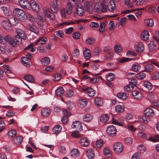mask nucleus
Wrapping results in <instances>:
<instances>
[{
	"label": "nucleus",
	"instance_id": "f704fd0d",
	"mask_svg": "<svg viewBox=\"0 0 159 159\" xmlns=\"http://www.w3.org/2000/svg\"><path fill=\"white\" fill-rule=\"evenodd\" d=\"M144 22V24L148 27H151L153 26V21L152 19L145 20Z\"/></svg>",
	"mask_w": 159,
	"mask_h": 159
},
{
	"label": "nucleus",
	"instance_id": "c756f323",
	"mask_svg": "<svg viewBox=\"0 0 159 159\" xmlns=\"http://www.w3.org/2000/svg\"><path fill=\"white\" fill-rule=\"evenodd\" d=\"M29 2H28L26 0H19L18 3L19 5L22 7L24 8H26L27 7V5L29 4Z\"/></svg>",
	"mask_w": 159,
	"mask_h": 159
},
{
	"label": "nucleus",
	"instance_id": "393cba45",
	"mask_svg": "<svg viewBox=\"0 0 159 159\" xmlns=\"http://www.w3.org/2000/svg\"><path fill=\"white\" fill-rule=\"evenodd\" d=\"M111 123L114 125L122 126L124 123V121L122 120H117L112 119L111 120Z\"/></svg>",
	"mask_w": 159,
	"mask_h": 159
},
{
	"label": "nucleus",
	"instance_id": "aec40b11",
	"mask_svg": "<svg viewBox=\"0 0 159 159\" xmlns=\"http://www.w3.org/2000/svg\"><path fill=\"white\" fill-rule=\"evenodd\" d=\"M27 27L30 31L34 32L37 34H38L39 33V29L38 28L34 25L29 24L28 25Z\"/></svg>",
	"mask_w": 159,
	"mask_h": 159
},
{
	"label": "nucleus",
	"instance_id": "f257e3e1",
	"mask_svg": "<svg viewBox=\"0 0 159 159\" xmlns=\"http://www.w3.org/2000/svg\"><path fill=\"white\" fill-rule=\"evenodd\" d=\"M13 14L22 22L25 21L27 19V16L25 12L21 9L15 8L13 11Z\"/></svg>",
	"mask_w": 159,
	"mask_h": 159
},
{
	"label": "nucleus",
	"instance_id": "603ef678",
	"mask_svg": "<svg viewBox=\"0 0 159 159\" xmlns=\"http://www.w3.org/2000/svg\"><path fill=\"white\" fill-rule=\"evenodd\" d=\"M148 140L154 142H158L159 141V135H155L153 137H151L148 139Z\"/></svg>",
	"mask_w": 159,
	"mask_h": 159
},
{
	"label": "nucleus",
	"instance_id": "4c0bfd02",
	"mask_svg": "<svg viewBox=\"0 0 159 159\" xmlns=\"http://www.w3.org/2000/svg\"><path fill=\"white\" fill-rule=\"evenodd\" d=\"M41 62L42 65L46 66L50 63V59L49 57H45L41 59Z\"/></svg>",
	"mask_w": 159,
	"mask_h": 159
},
{
	"label": "nucleus",
	"instance_id": "338daca9",
	"mask_svg": "<svg viewBox=\"0 0 159 159\" xmlns=\"http://www.w3.org/2000/svg\"><path fill=\"white\" fill-rule=\"evenodd\" d=\"M133 87L131 85H126L124 88V90L125 91L129 92L133 90Z\"/></svg>",
	"mask_w": 159,
	"mask_h": 159
},
{
	"label": "nucleus",
	"instance_id": "f3484780",
	"mask_svg": "<svg viewBox=\"0 0 159 159\" xmlns=\"http://www.w3.org/2000/svg\"><path fill=\"white\" fill-rule=\"evenodd\" d=\"M74 6L72 2H68L66 5V12L68 14H70L72 13L73 11V7Z\"/></svg>",
	"mask_w": 159,
	"mask_h": 159
},
{
	"label": "nucleus",
	"instance_id": "4be33fe9",
	"mask_svg": "<svg viewBox=\"0 0 159 159\" xmlns=\"http://www.w3.org/2000/svg\"><path fill=\"white\" fill-rule=\"evenodd\" d=\"M85 5L86 6V8L87 11L90 13H91L93 10V6L92 3L88 1H86L85 2Z\"/></svg>",
	"mask_w": 159,
	"mask_h": 159
},
{
	"label": "nucleus",
	"instance_id": "a18cd8bd",
	"mask_svg": "<svg viewBox=\"0 0 159 159\" xmlns=\"http://www.w3.org/2000/svg\"><path fill=\"white\" fill-rule=\"evenodd\" d=\"M143 85L148 89V90H151L152 88V84L150 82L148 81H145L143 83Z\"/></svg>",
	"mask_w": 159,
	"mask_h": 159
},
{
	"label": "nucleus",
	"instance_id": "c9c22d12",
	"mask_svg": "<svg viewBox=\"0 0 159 159\" xmlns=\"http://www.w3.org/2000/svg\"><path fill=\"white\" fill-rule=\"evenodd\" d=\"M61 129V126L59 125H57L53 128L52 131L55 134H58L60 132Z\"/></svg>",
	"mask_w": 159,
	"mask_h": 159
},
{
	"label": "nucleus",
	"instance_id": "052dcab7",
	"mask_svg": "<svg viewBox=\"0 0 159 159\" xmlns=\"http://www.w3.org/2000/svg\"><path fill=\"white\" fill-rule=\"evenodd\" d=\"M147 98L151 102H153L155 99V96L152 93L148 94L147 96Z\"/></svg>",
	"mask_w": 159,
	"mask_h": 159
},
{
	"label": "nucleus",
	"instance_id": "dca6fc26",
	"mask_svg": "<svg viewBox=\"0 0 159 159\" xmlns=\"http://www.w3.org/2000/svg\"><path fill=\"white\" fill-rule=\"evenodd\" d=\"M87 157L89 159H92L94 157V153L93 150L91 148H89L86 151Z\"/></svg>",
	"mask_w": 159,
	"mask_h": 159
},
{
	"label": "nucleus",
	"instance_id": "2eb2a0df",
	"mask_svg": "<svg viewBox=\"0 0 159 159\" xmlns=\"http://www.w3.org/2000/svg\"><path fill=\"white\" fill-rule=\"evenodd\" d=\"M89 141L87 138H81L80 141V145L83 147H85L88 146L89 144Z\"/></svg>",
	"mask_w": 159,
	"mask_h": 159
},
{
	"label": "nucleus",
	"instance_id": "1a4fd4ad",
	"mask_svg": "<svg viewBox=\"0 0 159 159\" xmlns=\"http://www.w3.org/2000/svg\"><path fill=\"white\" fill-rule=\"evenodd\" d=\"M134 49L138 52H142L144 50V46L143 43L140 42L134 45Z\"/></svg>",
	"mask_w": 159,
	"mask_h": 159
},
{
	"label": "nucleus",
	"instance_id": "c03bdc74",
	"mask_svg": "<svg viewBox=\"0 0 159 159\" xmlns=\"http://www.w3.org/2000/svg\"><path fill=\"white\" fill-rule=\"evenodd\" d=\"M146 74L143 72L137 74L136 75V78L139 80H142L146 77Z\"/></svg>",
	"mask_w": 159,
	"mask_h": 159
},
{
	"label": "nucleus",
	"instance_id": "49530a36",
	"mask_svg": "<svg viewBox=\"0 0 159 159\" xmlns=\"http://www.w3.org/2000/svg\"><path fill=\"white\" fill-rule=\"evenodd\" d=\"M109 117L108 114H105L101 116L100 118V120L102 122L106 123L108 120Z\"/></svg>",
	"mask_w": 159,
	"mask_h": 159
},
{
	"label": "nucleus",
	"instance_id": "b1692460",
	"mask_svg": "<svg viewBox=\"0 0 159 159\" xmlns=\"http://www.w3.org/2000/svg\"><path fill=\"white\" fill-rule=\"evenodd\" d=\"M65 91L62 87H59L55 90V93L56 95L58 97L61 96Z\"/></svg>",
	"mask_w": 159,
	"mask_h": 159
},
{
	"label": "nucleus",
	"instance_id": "f8f14e48",
	"mask_svg": "<svg viewBox=\"0 0 159 159\" xmlns=\"http://www.w3.org/2000/svg\"><path fill=\"white\" fill-rule=\"evenodd\" d=\"M75 13L78 16H82L84 13V8L83 6L80 4H79L76 8Z\"/></svg>",
	"mask_w": 159,
	"mask_h": 159
},
{
	"label": "nucleus",
	"instance_id": "0eeeda50",
	"mask_svg": "<svg viewBox=\"0 0 159 159\" xmlns=\"http://www.w3.org/2000/svg\"><path fill=\"white\" fill-rule=\"evenodd\" d=\"M106 131L107 134L110 136L113 137L116 134V127L112 125L109 126Z\"/></svg>",
	"mask_w": 159,
	"mask_h": 159
},
{
	"label": "nucleus",
	"instance_id": "72a5a7b5",
	"mask_svg": "<svg viewBox=\"0 0 159 159\" xmlns=\"http://www.w3.org/2000/svg\"><path fill=\"white\" fill-rule=\"evenodd\" d=\"M70 155L73 157H76L79 155V151L77 149H73L70 152Z\"/></svg>",
	"mask_w": 159,
	"mask_h": 159
},
{
	"label": "nucleus",
	"instance_id": "37998d69",
	"mask_svg": "<svg viewBox=\"0 0 159 159\" xmlns=\"http://www.w3.org/2000/svg\"><path fill=\"white\" fill-rule=\"evenodd\" d=\"M139 120L141 122H143L145 124H148L150 120L149 118H147L145 116H143V117H139Z\"/></svg>",
	"mask_w": 159,
	"mask_h": 159
},
{
	"label": "nucleus",
	"instance_id": "423d86ee",
	"mask_svg": "<svg viewBox=\"0 0 159 159\" xmlns=\"http://www.w3.org/2000/svg\"><path fill=\"white\" fill-rule=\"evenodd\" d=\"M43 12L45 16L51 19H54L55 15L50 11L49 8L47 7H44L43 8Z\"/></svg>",
	"mask_w": 159,
	"mask_h": 159
},
{
	"label": "nucleus",
	"instance_id": "39448f33",
	"mask_svg": "<svg viewBox=\"0 0 159 159\" xmlns=\"http://www.w3.org/2000/svg\"><path fill=\"white\" fill-rule=\"evenodd\" d=\"M113 149L116 153L119 154L123 151V146L120 142H117L114 144Z\"/></svg>",
	"mask_w": 159,
	"mask_h": 159
},
{
	"label": "nucleus",
	"instance_id": "a878e982",
	"mask_svg": "<svg viewBox=\"0 0 159 159\" xmlns=\"http://www.w3.org/2000/svg\"><path fill=\"white\" fill-rule=\"evenodd\" d=\"M108 9L110 11L113 12L116 9V6L113 1H110L108 4Z\"/></svg>",
	"mask_w": 159,
	"mask_h": 159
},
{
	"label": "nucleus",
	"instance_id": "bf43d9fd",
	"mask_svg": "<svg viewBox=\"0 0 159 159\" xmlns=\"http://www.w3.org/2000/svg\"><path fill=\"white\" fill-rule=\"evenodd\" d=\"M140 68V66L138 64H134L132 67V70L135 72L138 71Z\"/></svg>",
	"mask_w": 159,
	"mask_h": 159
},
{
	"label": "nucleus",
	"instance_id": "412c9836",
	"mask_svg": "<svg viewBox=\"0 0 159 159\" xmlns=\"http://www.w3.org/2000/svg\"><path fill=\"white\" fill-rule=\"evenodd\" d=\"M144 114L146 116L152 117L154 115V111L152 109L150 108H148L146 109L144 111Z\"/></svg>",
	"mask_w": 159,
	"mask_h": 159
},
{
	"label": "nucleus",
	"instance_id": "2f4dec72",
	"mask_svg": "<svg viewBox=\"0 0 159 159\" xmlns=\"http://www.w3.org/2000/svg\"><path fill=\"white\" fill-rule=\"evenodd\" d=\"M87 103V102L85 99H80L78 102V105L79 107L82 108L85 107Z\"/></svg>",
	"mask_w": 159,
	"mask_h": 159
},
{
	"label": "nucleus",
	"instance_id": "3c124183",
	"mask_svg": "<svg viewBox=\"0 0 159 159\" xmlns=\"http://www.w3.org/2000/svg\"><path fill=\"white\" fill-rule=\"evenodd\" d=\"M115 78L114 74L112 73H110L106 77L107 80L109 81H113Z\"/></svg>",
	"mask_w": 159,
	"mask_h": 159
},
{
	"label": "nucleus",
	"instance_id": "774afa93",
	"mask_svg": "<svg viewBox=\"0 0 159 159\" xmlns=\"http://www.w3.org/2000/svg\"><path fill=\"white\" fill-rule=\"evenodd\" d=\"M149 50L151 51L154 50L156 48V46L153 42H151L148 44Z\"/></svg>",
	"mask_w": 159,
	"mask_h": 159
},
{
	"label": "nucleus",
	"instance_id": "bb28decb",
	"mask_svg": "<svg viewBox=\"0 0 159 159\" xmlns=\"http://www.w3.org/2000/svg\"><path fill=\"white\" fill-rule=\"evenodd\" d=\"M84 56L86 59H89L91 56L90 51L89 49H85L83 52Z\"/></svg>",
	"mask_w": 159,
	"mask_h": 159
},
{
	"label": "nucleus",
	"instance_id": "9b49d317",
	"mask_svg": "<svg viewBox=\"0 0 159 159\" xmlns=\"http://www.w3.org/2000/svg\"><path fill=\"white\" fill-rule=\"evenodd\" d=\"M82 90L83 91L85 92L90 97H94L95 94V91L91 88H83Z\"/></svg>",
	"mask_w": 159,
	"mask_h": 159
},
{
	"label": "nucleus",
	"instance_id": "8fccbe9b",
	"mask_svg": "<svg viewBox=\"0 0 159 159\" xmlns=\"http://www.w3.org/2000/svg\"><path fill=\"white\" fill-rule=\"evenodd\" d=\"M47 41V39L46 38H42L39 39L37 40L35 43V44L38 43H39L40 44H45L46 42Z\"/></svg>",
	"mask_w": 159,
	"mask_h": 159
},
{
	"label": "nucleus",
	"instance_id": "e2e57ef3",
	"mask_svg": "<svg viewBox=\"0 0 159 159\" xmlns=\"http://www.w3.org/2000/svg\"><path fill=\"white\" fill-rule=\"evenodd\" d=\"M74 94V91L72 89H70L66 91L65 96L66 97H72Z\"/></svg>",
	"mask_w": 159,
	"mask_h": 159
},
{
	"label": "nucleus",
	"instance_id": "20e7f679",
	"mask_svg": "<svg viewBox=\"0 0 159 159\" xmlns=\"http://www.w3.org/2000/svg\"><path fill=\"white\" fill-rule=\"evenodd\" d=\"M22 38L19 35H15L13 39L12 45L16 47L22 43Z\"/></svg>",
	"mask_w": 159,
	"mask_h": 159
},
{
	"label": "nucleus",
	"instance_id": "79ce46f5",
	"mask_svg": "<svg viewBox=\"0 0 159 159\" xmlns=\"http://www.w3.org/2000/svg\"><path fill=\"white\" fill-rule=\"evenodd\" d=\"M133 4L134 6H138L142 5L144 2V0H134Z\"/></svg>",
	"mask_w": 159,
	"mask_h": 159
},
{
	"label": "nucleus",
	"instance_id": "13d9d810",
	"mask_svg": "<svg viewBox=\"0 0 159 159\" xmlns=\"http://www.w3.org/2000/svg\"><path fill=\"white\" fill-rule=\"evenodd\" d=\"M59 152L62 154H65L66 152V148L63 146H61L58 148Z\"/></svg>",
	"mask_w": 159,
	"mask_h": 159
},
{
	"label": "nucleus",
	"instance_id": "ddd939ff",
	"mask_svg": "<svg viewBox=\"0 0 159 159\" xmlns=\"http://www.w3.org/2000/svg\"><path fill=\"white\" fill-rule=\"evenodd\" d=\"M1 25L7 31L9 32L11 30V27L9 21L8 20H3L1 23Z\"/></svg>",
	"mask_w": 159,
	"mask_h": 159
},
{
	"label": "nucleus",
	"instance_id": "4468645a",
	"mask_svg": "<svg viewBox=\"0 0 159 159\" xmlns=\"http://www.w3.org/2000/svg\"><path fill=\"white\" fill-rule=\"evenodd\" d=\"M17 34L15 35H19L22 37L23 39L25 40L26 39V36L25 32L21 29L17 28L15 29Z\"/></svg>",
	"mask_w": 159,
	"mask_h": 159
},
{
	"label": "nucleus",
	"instance_id": "0e129e2a",
	"mask_svg": "<svg viewBox=\"0 0 159 159\" xmlns=\"http://www.w3.org/2000/svg\"><path fill=\"white\" fill-rule=\"evenodd\" d=\"M139 137L143 139H145L147 138V135L144 133L140 132H139L137 134Z\"/></svg>",
	"mask_w": 159,
	"mask_h": 159
},
{
	"label": "nucleus",
	"instance_id": "680f3d73",
	"mask_svg": "<svg viewBox=\"0 0 159 159\" xmlns=\"http://www.w3.org/2000/svg\"><path fill=\"white\" fill-rule=\"evenodd\" d=\"M141 158L142 157L140 153L136 152L132 155L131 159H141Z\"/></svg>",
	"mask_w": 159,
	"mask_h": 159
},
{
	"label": "nucleus",
	"instance_id": "5fc2aeb1",
	"mask_svg": "<svg viewBox=\"0 0 159 159\" xmlns=\"http://www.w3.org/2000/svg\"><path fill=\"white\" fill-rule=\"evenodd\" d=\"M95 39L93 38H89L86 40L85 43L88 44L92 45L95 43Z\"/></svg>",
	"mask_w": 159,
	"mask_h": 159
},
{
	"label": "nucleus",
	"instance_id": "473e14b6",
	"mask_svg": "<svg viewBox=\"0 0 159 159\" xmlns=\"http://www.w3.org/2000/svg\"><path fill=\"white\" fill-rule=\"evenodd\" d=\"M45 21V19H43L42 17L40 16L39 18L38 23L39 27L40 29H42L43 28L44 25V22Z\"/></svg>",
	"mask_w": 159,
	"mask_h": 159
},
{
	"label": "nucleus",
	"instance_id": "6e6552de",
	"mask_svg": "<svg viewBox=\"0 0 159 159\" xmlns=\"http://www.w3.org/2000/svg\"><path fill=\"white\" fill-rule=\"evenodd\" d=\"M72 128L77 130V131H81L83 130V126L82 124L79 121H75L73 122L72 125Z\"/></svg>",
	"mask_w": 159,
	"mask_h": 159
},
{
	"label": "nucleus",
	"instance_id": "e433bc0d",
	"mask_svg": "<svg viewBox=\"0 0 159 159\" xmlns=\"http://www.w3.org/2000/svg\"><path fill=\"white\" fill-rule=\"evenodd\" d=\"M103 152L104 154L107 157H111L112 154L111 153L110 149L108 147L105 148L103 150Z\"/></svg>",
	"mask_w": 159,
	"mask_h": 159
},
{
	"label": "nucleus",
	"instance_id": "9d476101",
	"mask_svg": "<svg viewBox=\"0 0 159 159\" xmlns=\"http://www.w3.org/2000/svg\"><path fill=\"white\" fill-rule=\"evenodd\" d=\"M56 2V5L54 3H51L50 7L53 13H57L58 11V7L60 5V2L59 0H54Z\"/></svg>",
	"mask_w": 159,
	"mask_h": 159
},
{
	"label": "nucleus",
	"instance_id": "c85d7f7f",
	"mask_svg": "<svg viewBox=\"0 0 159 159\" xmlns=\"http://www.w3.org/2000/svg\"><path fill=\"white\" fill-rule=\"evenodd\" d=\"M51 113V111L49 109L44 108L41 110V114L44 117L48 116Z\"/></svg>",
	"mask_w": 159,
	"mask_h": 159
},
{
	"label": "nucleus",
	"instance_id": "6ab92c4d",
	"mask_svg": "<svg viewBox=\"0 0 159 159\" xmlns=\"http://www.w3.org/2000/svg\"><path fill=\"white\" fill-rule=\"evenodd\" d=\"M144 68L143 71L148 73L151 72L153 70V66L151 64H148L144 66Z\"/></svg>",
	"mask_w": 159,
	"mask_h": 159
},
{
	"label": "nucleus",
	"instance_id": "cd10ccee",
	"mask_svg": "<svg viewBox=\"0 0 159 159\" xmlns=\"http://www.w3.org/2000/svg\"><path fill=\"white\" fill-rule=\"evenodd\" d=\"M9 21L10 25H16L18 23V21L17 18L14 17H12L9 19Z\"/></svg>",
	"mask_w": 159,
	"mask_h": 159
},
{
	"label": "nucleus",
	"instance_id": "de8ad7c7",
	"mask_svg": "<svg viewBox=\"0 0 159 159\" xmlns=\"http://www.w3.org/2000/svg\"><path fill=\"white\" fill-rule=\"evenodd\" d=\"M16 134V131L15 130L12 129L8 131L7 135L9 137L11 138L15 136Z\"/></svg>",
	"mask_w": 159,
	"mask_h": 159
},
{
	"label": "nucleus",
	"instance_id": "f03ea898",
	"mask_svg": "<svg viewBox=\"0 0 159 159\" xmlns=\"http://www.w3.org/2000/svg\"><path fill=\"white\" fill-rule=\"evenodd\" d=\"M94 9L96 12H105L107 11V5L102 2H97L96 3Z\"/></svg>",
	"mask_w": 159,
	"mask_h": 159
},
{
	"label": "nucleus",
	"instance_id": "7c9ffc66",
	"mask_svg": "<svg viewBox=\"0 0 159 159\" xmlns=\"http://www.w3.org/2000/svg\"><path fill=\"white\" fill-rule=\"evenodd\" d=\"M94 102L96 105L99 106H101L103 104V100L100 98H96L94 100Z\"/></svg>",
	"mask_w": 159,
	"mask_h": 159
},
{
	"label": "nucleus",
	"instance_id": "864d4df0",
	"mask_svg": "<svg viewBox=\"0 0 159 159\" xmlns=\"http://www.w3.org/2000/svg\"><path fill=\"white\" fill-rule=\"evenodd\" d=\"M115 51L117 53H120L122 51V47L119 45H116L114 48Z\"/></svg>",
	"mask_w": 159,
	"mask_h": 159
},
{
	"label": "nucleus",
	"instance_id": "4d7b16f0",
	"mask_svg": "<svg viewBox=\"0 0 159 159\" xmlns=\"http://www.w3.org/2000/svg\"><path fill=\"white\" fill-rule=\"evenodd\" d=\"M1 9L5 15L8 16L9 15L10 11L8 8L5 7H2Z\"/></svg>",
	"mask_w": 159,
	"mask_h": 159
},
{
	"label": "nucleus",
	"instance_id": "6e6d98bb",
	"mask_svg": "<svg viewBox=\"0 0 159 159\" xmlns=\"http://www.w3.org/2000/svg\"><path fill=\"white\" fill-rule=\"evenodd\" d=\"M133 58H129L127 57H122L119 59V61L120 63H124L133 60Z\"/></svg>",
	"mask_w": 159,
	"mask_h": 159
},
{
	"label": "nucleus",
	"instance_id": "58836bf2",
	"mask_svg": "<svg viewBox=\"0 0 159 159\" xmlns=\"http://www.w3.org/2000/svg\"><path fill=\"white\" fill-rule=\"evenodd\" d=\"M117 97L120 99L124 100L128 96V94L124 93H120L117 95Z\"/></svg>",
	"mask_w": 159,
	"mask_h": 159
},
{
	"label": "nucleus",
	"instance_id": "5701e85b",
	"mask_svg": "<svg viewBox=\"0 0 159 159\" xmlns=\"http://www.w3.org/2000/svg\"><path fill=\"white\" fill-rule=\"evenodd\" d=\"M149 34L147 30L143 31L141 34V38L143 40H147L149 38Z\"/></svg>",
	"mask_w": 159,
	"mask_h": 159
},
{
	"label": "nucleus",
	"instance_id": "a19ab883",
	"mask_svg": "<svg viewBox=\"0 0 159 159\" xmlns=\"http://www.w3.org/2000/svg\"><path fill=\"white\" fill-rule=\"evenodd\" d=\"M24 78L25 80L29 82L33 83L34 81V78L31 75H27L24 76Z\"/></svg>",
	"mask_w": 159,
	"mask_h": 159
},
{
	"label": "nucleus",
	"instance_id": "7ed1b4c3",
	"mask_svg": "<svg viewBox=\"0 0 159 159\" xmlns=\"http://www.w3.org/2000/svg\"><path fill=\"white\" fill-rule=\"evenodd\" d=\"M29 4L30 7L33 11L36 12H39L41 10L39 5L34 0H31L30 1Z\"/></svg>",
	"mask_w": 159,
	"mask_h": 159
},
{
	"label": "nucleus",
	"instance_id": "09e8293b",
	"mask_svg": "<svg viewBox=\"0 0 159 159\" xmlns=\"http://www.w3.org/2000/svg\"><path fill=\"white\" fill-rule=\"evenodd\" d=\"M124 107L123 106L118 105L116 106L115 110L117 112H122L124 111Z\"/></svg>",
	"mask_w": 159,
	"mask_h": 159
},
{
	"label": "nucleus",
	"instance_id": "69168bd1",
	"mask_svg": "<svg viewBox=\"0 0 159 159\" xmlns=\"http://www.w3.org/2000/svg\"><path fill=\"white\" fill-rule=\"evenodd\" d=\"M106 26L105 23L104 22H102L101 23L100 27L99 28V30L100 32H103L105 30Z\"/></svg>",
	"mask_w": 159,
	"mask_h": 159
},
{
	"label": "nucleus",
	"instance_id": "ea45409f",
	"mask_svg": "<svg viewBox=\"0 0 159 159\" xmlns=\"http://www.w3.org/2000/svg\"><path fill=\"white\" fill-rule=\"evenodd\" d=\"M93 118V116L90 114H87L83 116V119L84 121L89 122L91 121Z\"/></svg>",
	"mask_w": 159,
	"mask_h": 159
},
{
	"label": "nucleus",
	"instance_id": "a211bd4d",
	"mask_svg": "<svg viewBox=\"0 0 159 159\" xmlns=\"http://www.w3.org/2000/svg\"><path fill=\"white\" fill-rule=\"evenodd\" d=\"M23 137L21 136H18L14 138L12 140V142L15 145H19L23 140Z\"/></svg>",
	"mask_w": 159,
	"mask_h": 159
}]
</instances>
